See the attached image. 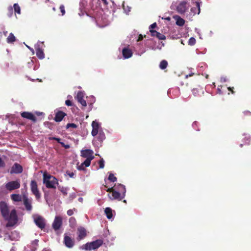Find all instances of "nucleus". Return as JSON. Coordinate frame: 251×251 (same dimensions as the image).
<instances>
[{"mask_svg":"<svg viewBox=\"0 0 251 251\" xmlns=\"http://www.w3.org/2000/svg\"><path fill=\"white\" fill-rule=\"evenodd\" d=\"M0 211L3 219L7 222L6 227H13L22 223L23 218L19 216L17 210L5 201L0 202Z\"/></svg>","mask_w":251,"mask_h":251,"instance_id":"1","label":"nucleus"},{"mask_svg":"<svg viewBox=\"0 0 251 251\" xmlns=\"http://www.w3.org/2000/svg\"><path fill=\"white\" fill-rule=\"evenodd\" d=\"M119 187L122 188V193H120L117 190L113 188L108 189L107 192L111 193L112 197L109 196V198L112 200H117L118 201H121L126 196V186L123 184H119Z\"/></svg>","mask_w":251,"mask_h":251,"instance_id":"2","label":"nucleus"},{"mask_svg":"<svg viewBox=\"0 0 251 251\" xmlns=\"http://www.w3.org/2000/svg\"><path fill=\"white\" fill-rule=\"evenodd\" d=\"M43 182L48 188H55L58 184L57 179L54 176L44 173Z\"/></svg>","mask_w":251,"mask_h":251,"instance_id":"3","label":"nucleus"},{"mask_svg":"<svg viewBox=\"0 0 251 251\" xmlns=\"http://www.w3.org/2000/svg\"><path fill=\"white\" fill-rule=\"evenodd\" d=\"M189 7V3L185 1H179L178 4L176 5V2H173L171 6L172 9L176 8V11L179 14L184 13Z\"/></svg>","mask_w":251,"mask_h":251,"instance_id":"4","label":"nucleus"},{"mask_svg":"<svg viewBox=\"0 0 251 251\" xmlns=\"http://www.w3.org/2000/svg\"><path fill=\"white\" fill-rule=\"evenodd\" d=\"M103 243L101 240H97L96 241L87 243L86 244L82 246L80 248L82 250H92L99 248Z\"/></svg>","mask_w":251,"mask_h":251,"instance_id":"5","label":"nucleus"},{"mask_svg":"<svg viewBox=\"0 0 251 251\" xmlns=\"http://www.w3.org/2000/svg\"><path fill=\"white\" fill-rule=\"evenodd\" d=\"M34 223L36 225L41 229L45 227V220L42 216L35 215L33 216Z\"/></svg>","mask_w":251,"mask_h":251,"instance_id":"6","label":"nucleus"},{"mask_svg":"<svg viewBox=\"0 0 251 251\" xmlns=\"http://www.w3.org/2000/svg\"><path fill=\"white\" fill-rule=\"evenodd\" d=\"M20 187V182L19 180L10 181L5 184V188L7 190L9 191L18 189Z\"/></svg>","mask_w":251,"mask_h":251,"instance_id":"7","label":"nucleus"},{"mask_svg":"<svg viewBox=\"0 0 251 251\" xmlns=\"http://www.w3.org/2000/svg\"><path fill=\"white\" fill-rule=\"evenodd\" d=\"M30 188L32 193L35 196L37 200L41 197V194L39 191L37 182L35 180H32L30 183Z\"/></svg>","mask_w":251,"mask_h":251,"instance_id":"8","label":"nucleus"},{"mask_svg":"<svg viewBox=\"0 0 251 251\" xmlns=\"http://www.w3.org/2000/svg\"><path fill=\"white\" fill-rule=\"evenodd\" d=\"M62 225V218L61 216H56L52 224L53 229L56 231L58 230Z\"/></svg>","mask_w":251,"mask_h":251,"instance_id":"9","label":"nucleus"},{"mask_svg":"<svg viewBox=\"0 0 251 251\" xmlns=\"http://www.w3.org/2000/svg\"><path fill=\"white\" fill-rule=\"evenodd\" d=\"M92 130L91 132L93 136H96L100 132V130H102L100 124L95 121H93L92 123Z\"/></svg>","mask_w":251,"mask_h":251,"instance_id":"10","label":"nucleus"},{"mask_svg":"<svg viewBox=\"0 0 251 251\" xmlns=\"http://www.w3.org/2000/svg\"><path fill=\"white\" fill-rule=\"evenodd\" d=\"M23 172L22 166L17 163H15L11 167L10 173L12 174H20Z\"/></svg>","mask_w":251,"mask_h":251,"instance_id":"11","label":"nucleus"},{"mask_svg":"<svg viewBox=\"0 0 251 251\" xmlns=\"http://www.w3.org/2000/svg\"><path fill=\"white\" fill-rule=\"evenodd\" d=\"M81 156L86 159H93L94 156L93 155V151L91 150H82L81 151Z\"/></svg>","mask_w":251,"mask_h":251,"instance_id":"12","label":"nucleus"},{"mask_svg":"<svg viewBox=\"0 0 251 251\" xmlns=\"http://www.w3.org/2000/svg\"><path fill=\"white\" fill-rule=\"evenodd\" d=\"M24 204L26 210L30 211L32 210V200L29 199L27 197L24 196L23 198Z\"/></svg>","mask_w":251,"mask_h":251,"instance_id":"13","label":"nucleus"},{"mask_svg":"<svg viewBox=\"0 0 251 251\" xmlns=\"http://www.w3.org/2000/svg\"><path fill=\"white\" fill-rule=\"evenodd\" d=\"M84 93L83 92H78L76 95V99L77 101L83 106H86L87 104L86 101L83 99Z\"/></svg>","mask_w":251,"mask_h":251,"instance_id":"14","label":"nucleus"},{"mask_svg":"<svg viewBox=\"0 0 251 251\" xmlns=\"http://www.w3.org/2000/svg\"><path fill=\"white\" fill-rule=\"evenodd\" d=\"M64 243L65 246L69 248H72L74 245V241L66 234L64 235Z\"/></svg>","mask_w":251,"mask_h":251,"instance_id":"15","label":"nucleus"},{"mask_svg":"<svg viewBox=\"0 0 251 251\" xmlns=\"http://www.w3.org/2000/svg\"><path fill=\"white\" fill-rule=\"evenodd\" d=\"M77 234L78 240H81L84 238L86 236V231L83 227H79L77 228Z\"/></svg>","mask_w":251,"mask_h":251,"instance_id":"16","label":"nucleus"},{"mask_svg":"<svg viewBox=\"0 0 251 251\" xmlns=\"http://www.w3.org/2000/svg\"><path fill=\"white\" fill-rule=\"evenodd\" d=\"M88 0H81L79 3V10L80 13H79V16H81L84 14V9L87 6Z\"/></svg>","mask_w":251,"mask_h":251,"instance_id":"17","label":"nucleus"},{"mask_svg":"<svg viewBox=\"0 0 251 251\" xmlns=\"http://www.w3.org/2000/svg\"><path fill=\"white\" fill-rule=\"evenodd\" d=\"M21 115L23 118L30 120L34 122L36 121L35 116L30 112H23L21 113Z\"/></svg>","mask_w":251,"mask_h":251,"instance_id":"18","label":"nucleus"},{"mask_svg":"<svg viewBox=\"0 0 251 251\" xmlns=\"http://www.w3.org/2000/svg\"><path fill=\"white\" fill-rule=\"evenodd\" d=\"M122 54L125 59H127L132 56V52L128 48H125L122 50Z\"/></svg>","mask_w":251,"mask_h":251,"instance_id":"19","label":"nucleus"},{"mask_svg":"<svg viewBox=\"0 0 251 251\" xmlns=\"http://www.w3.org/2000/svg\"><path fill=\"white\" fill-rule=\"evenodd\" d=\"M150 32L152 36L156 37L160 40H164L165 36L162 34H161L155 30L150 29Z\"/></svg>","mask_w":251,"mask_h":251,"instance_id":"20","label":"nucleus"},{"mask_svg":"<svg viewBox=\"0 0 251 251\" xmlns=\"http://www.w3.org/2000/svg\"><path fill=\"white\" fill-rule=\"evenodd\" d=\"M66 115V114L62 111H58L56 113L54 117V120L56 122H60Z\"/></svg>","mask_w":251,"mask_h":251,"instance_id":"21","label":"nucleus"},{"mask_svg":"<svg viewBox=\"0 0 251 251\" xmlns=\"http://www.w3.org/2000/svg\"><path fill=\"white\" fill-rule=\"evenodd\" d=\"M174 19L176 20V24L180 26H183L185 24V20L179 16H174Z\"/></svg>","mask_w":251,"mask_h":251,"instance_id":"22","label":"nucleus"},{"mask_svg":"<svg viewBox=\"0 0 251 251\" xmlns=\"http://www.w3.org/2000/svg\"><path fill=\"white\" fill-rule=\"evenodd\" d=\"M104 213L108 219H112L113 217L112 210L110 207H106L104 210Z\"/></svg>","mask_w":251,"mask_h":251,"instance_id":"23","label":"nucleus"},{"mask_svg":"<svg viewBox=\"0 0 251 251\" xmlns=\"http://www.w3.org/2000/svg\"><path fill=\"white\" fill-rule=\"evenodd\" d=\"M39 240L35 239L32 241L30 245V249L32 251H35L38 246Z\"/></svg>","mask_w":251,"mask_h":251,"instance_id":"24","label":"nucleus"},{"mask_svg":"<svg viewBox=\"0 0 251 251\" xmlns=\"http://www.w3.org/2000/svg\"><path fill=\"white\" fill-rule=\"evenodd\" d=\"M97 139L100 143L105 139V135L102 130H100V132L97 134Z\"/></svg>","mask_w":251,"mask_h":251,"instance_id":"25","label":"nucleus"},{"mask_svg":"<svg viewBox=\"0 0 251 251\" xmlns=\"http://www.w3.org/2000/svg\"><path fill=\"white\" fill-rule=\"evenodd\" d=\"M36 54L38 58L40 59H43L45 58V54L42 50H36Z\"/></svg>","mask_w":251,"mask_h":251,"instance_id":"26","label":"nucleus"},{"mask_svg":"<svg viewBox=\"0 0 251 251\" xmlns=\"http://www.w3.org/2000/svg\"><path fill=\"white\" fill-rule=\"evenodd\" d=\"M11 198L14 201H22V197L19 194H12Z\"/></svg>","mask_w":251,"mask_h":251,"instance_id":"27","label":"nucleus"},{"mask_svg":"<svg viewBox=\"0 0 251 251\" xmlns=\"http://www.w3.org/2000/svg\"><path fill=\"white\" fill-rule=\"evenodd\" d=\"M16 40V38L12 33H10L7 38L6 41L8 43H13Z\"/></svg>","mask_w":251,"mask_h":251,"instance_id":"28","label":"nucleus"},{"mask_svg":"<svg viewBox=\"0 0 251 251\" xmlns=\"http://www.w3.org/2000/svg\"><path fill=\"white\" fill-rule=\"evenodd\" d=\"M123 8L124 9V12L126 14H128L131 10V7L128 5H125V2H124L123 3Z\"/></svg>","mask_w":251,"mask_h":251,"instance_id":"29","label":"nucleus"},{"mask_svg":"<svg viewBox=\"0 0 251 251\" xmlns=\"http://www.w3.org/2000/svg\"><path fill=\"white\" fill-rule=\"evenodd\" d=\"M167 65H168L167 61L165 60H163L161 61V62L159 64V68L162 70H164L165 68H166Z\"/></svg>","mask_w":251,"mask_h":251,"instance_id":"30","label":"nucleus"},{"mask_svg":"<svg viewBox=\"0 0 251 251\" xmlns=\"http://www.w3.org/2000/svg\"><path fill=\"white\" fill-rule=\"evenodd\" d=\"M44 45H43V42H38L35 45V50H42Z\"/></svg>","mask_w":251,"mask_h":251,"instance_id":"31","label":"nucleus"},{"mask_svg":"<svg viewBox=\"0 0 251 251\" xmlns=\"http://www.w3.org/2000/svg\"><path fill=\"white\" fill-rule=\"evenodd\" d=\"M13 7L15 13L18 14H21V8L18 3H15L13 5Z\"/></svg>","mask_w":251,"mask_h":251,"instance_id":"32","label":"nucleus"},{"mask_svg":"<svg viewBox=\"0 0 251 251\" xmlns=\"http://www.w3.org/2000/svg\"><path fill=\"white\" fill-rule=\"evenodd\" d=\"M108 179L109 181L114 182L117 181V178L112 173H110Z\"/></svg>","mask_w":251,"mask_h":251,"instance_id":"33","label":"nucleus"},{"mask_svg":"<svg viewBox=\"0 0 251 251\" xmlns=\"http://www.w3.org/2000/svg\"><path fill=\"white\" fill-rule=\"evenodd\" d=\"M69 223L71 227L74 226L76 224V221L75 218L71 217L69 219Z\"/></svg>","mask_w":251,"mask_h":251,"instance_id":"34","label":"nucleus"},{"mask_svg":"<svg viewBox=\"0 0 251 251\" xmlns=\"http://www.w3.org/2000/svg\"><path fill=\"white\" fill-rule=\"evenodd\" d=\"M58 189L64 195H66L67 194L68 190L67 188L59 186L58 187Z\"/></svg>","mask_w":251,"mask_h":251,"instance_id":"35","label":"nucleus"},{"mask_svg":"<svg viewBox=\"0 0 251 251\" xmlns=\"http://www.w3.org/2000/svg\"><path fill=\"white\" fill-rule=\"evenodd\" d=\"M93 159H90L89 158L86 159L82 163L86 167H89L90 165L91 161Z\"/></svg>","mask_w":251,"mask_h":251,"instance_id":"36","label":"nucleus"},{"mask_svg":"<svg viewBox=\"0 0 251 251\" xmlns=\"http://www.w3.org/2000/svg\"><path fill=\"white\" fill-rule=\"evenodd\" d=\"M196 43V39L194 37H191L188 41V44L190 46H193Z\"/></svg>","mask_w":251,"mask_h":251,"instance_id":"37","label":"nucleus"},{"mask_svg":"<svg viewBox=\"0 0 251 251\" xmlns=\"http://www.w3.org/2000/svg\"><path fill=\"white\" fill-rule=\"evenodd\" d=\"M77 126L76 124H74V123H68L66 125V128H69L70 127L76 128H77Z\"/></svg>","mask_w":251,"mask_h":251,"instance_id":"38","label":"nucleus"},{"mask_svg":"<svg viewBox=\"0 0 251 251\" xmlns=\"http://www.w3.org/2000/svg\"><path fill=\"white\" fill-rule=\"evenodd\" d=\"M119 184H121L120 183H118L117 184H115V186H114V189H116V190H117L118 192H119L120 193H122V188H120V187H119Z\"/></svg>","mask_w":251,"mask_h":251,"instance_id":"39","label":"nucleus"},{"mask_svg":"<svg viewBox=\"0 0 251 251\" xmlns=\"http://www.w3.org/2000/svg\"><path fill=\"white\" fill-rule=\"evenodd\" d=\"M100 168L102 169L104 167V161L103 159H100L99 161Z\"/></svg>","mask_w":251,"mask_h":251,"instance_id":"40","label":"nucleus"},{"mask_svg":"<svg viewBox=\"0 0 251 251\" xmlns=\"http://www.w3.org/2000/svg\"><path fill=\"white\" fill-rule=\"evenodd\" d=\"M85 167H86L82 163L81 164V165H78L77 166V170H83V171H84L85 170Z\"/></svg>","mask_w":251,"mask_h":251,"instance_id":"41","label":"nucleus"},{"mask_svg":"<svg viewBox=\"0 0 251 251\" xmlns=\"http://www.w3.org/2000/svg\"><path fill=\"white\" fill-rule=\"evenodd\" d=\"M60 10L62 13V15H64L65 14V7L63 5H61L60 6Z\"/></svg>","mask_w":251,"mask_h":251,"instance_id":"42","label":"nucleus"},{"mask_svg":"<svg viewBox=\"0 0 251 251\" xmlns=\"http://www.w3.org/2000/svg\"><path fill=\"white\" fill-rule=\"evenodd\" d=\"M195 3L197 7L198 14H199L200 13V3L199 1H196Z\"/></svg>","mask_w":251,"mask_h":251,"instance_id":"43","label":"nucleus"},{"mask_svg":"<svg viewBox=\"0 0 251 251\" xmlns=\"http://www.w3.org/2000/svg\"><path fill=\"white\" fill-rule=\"evenodd\" d=\"M74 211H76V209L75 208H74L73 209H69L67 211V214L69 216H71L74 214Z\"/></svg>","mask_w":251,"mask_h":251,"instance_id":"44","label":"nucleus"},{"mask_svg":"<svg viewBox=\"0 0 251 251\" xmlns=\"http://www.w3.org/2000/svg\"><path fill=\"white\" fill-rule=\"evenodd\" d=\"M192 93L194 96H197L199 94V90L198 89H193L192 90Z\"/></svg>","mask_w":251,"mask_h":251,"instance_id":"45","label":"nucleus"},{"mask_svg":"<svg viewBox=\"0 0 251 251\" xmlns=\"http://www.w3.org/2000/svg\"><path fill=\"white\" fill-rule=\"evenodd\" d=\"M60 144L62 147H63L65 149H68L70 148V146L68 144H65L63 142L60 143Z\"/></svg>","mask_w":251,"mask_h":251,"instance_id":"46","label":"nucleus"},{"mask_svg":"<svg viewBox=\"0 0 251 251\" xmlns=\"http://www.w3.org/2000/svg\"><path fill=\"white\" fill-rule=\"evenodd\" d=\"M8 11H9L8 16L11 17L12 16V12H13V8L12 6H9L8 7Z\"/></svg>","mask_w":251,"mask_h":251,"instance_id":"47","label":"nucleus"},{"mask_svg":"<svg viewBox=\"0 0 251 251\" xmlns=\"http://www.w3.org/2000/svg\"><path fill=\"white\" fill-rule=\"evenodd\" d=\"M5 166V163L2 160L1 157H0V167H4Z\"/></svg>","mask_w":251,"mask_h":251,"instance_id":"48","label":"nucleus"},{"mask_svg":"<svg viewBox=\"0 0 251 251\" xmlns=\"http://www.w3.org/2000/svg\"><path fill=\"white\" fill-rule=\"evenodd\" d=\"M156 27V23H154L150 26V30Z\"/></svg>","mask_w":251,"mask_h":251,"instance_id":"49","label":"nucleus"},{"mask_svg":"<svg viewBox=\"0 0 251 251\" xmlns=\"http://www.w3.org/2000/svg\"><path fill=\"white\" fill-rule=\"evenodd\" d=\"M67 174L70 177H72V178H74V176L75 175V173H73V172H69V173H67Z\"/></svg>","mask_w":251,"mask_h":251,"instance_id":"50","label":"nucleus"},{"mask_svg":"<svg viewBox=\"0 0 251 251\" xmlns=\"http://www.w3.org/2000/svg\"><path fill=\"white\" fill-rule=\"evenodd\" d=\"M65 104L67 106H71L72 105V103L70 100H66Z\"/></svg>","mask_w":251,"mask_h":251,"instance_id":"51","label":"nucleus"},{"mask_svg":"<svg viewBox=\"0 0 251 251\" xmlns=\"http://www.w3.org/2000/svg\"><path fill=\"white\" fill-rule=\"evenodd\" d=\"M227 81V79L226 77L222 76L221 77V82H225Z\"/></svg>","mask_w":251,"mask_h":251,"instance_id":"52","label":"nucleus"},{"mask_svg":"<svg viewBox=\"0 0 251 251\" xmlns=\"http://www.w3.org/2000/svg\"><path fill=\"white\" fill-rule=\"evenodd\" d=\"M44 197H45V199L46 200V201H48V193L46 191H44Z\"/></svg>","mask_w":251,"mask_h":251,"instance_id":"53","label":"nucleus"},{"mask_svg":"<svg viewBox=\"0 0 251 251\" xmlns=\"http://www.w3.org/2000/svg\"><path fill=\"white\" fill-rule=\"evenodd\" d=\"M26 47L32 52V54H34V50L33 48L30 47L29 46L26 45Z\"/></svg>","mask_w":251,"mask_h":251,"instance_id":"54","label":"nucleus"},{"mask_svg":"<svg viewBox=\"0 0 251 251\" xmlns=\"http://www.w3.org/2000/svg\"><path fill=\"white\" fill-rule=\"evenodd\" d=\"M91 104H92L95 101V98L94 96H92L91 98Z\"/></svg>","mask_w":251,"mask_h":251,"instance_id":"55","label":"nucleus"},{"mask_svg":"<svg viewBox=\"0 0 251 251\" xmlns=\"http://www.w3.org/2000/svg\"><path fill=\"white\" fill-rule=\"evenodd\" d=\"M53 139L57 141V142L59 143V144L62 142L61 141V139L59 138L54 137L53 138Z\"/></svg>","mask_w":251,"mask_h":251,"instance_id":"56","label":"nucleus"},{"mask_svg":"<svg viewBox=\"0 0 251 251\" xmlns=\"http://www.w3.org/2000/svg\"><path fill=\"white\" fill-rule=\"evenodd\" d=\"M221 87H222L221 86H219L218 88H217L218 93H219V94H221L222 93V91H221Z\"/></svg>","mask_w":251,"mask_h":251,"instance_id":"57","label":"nucleus"},{"mask_svg":"<svg viewBox=\"0 0 251 251\" xmlns=\"http://www.w3.org/2000/svg\"><path fill=\"white\" fill-rule=\"evenodd\" d=\"M228 90L229 91H231L232 93L233 94L234 93V91L232 90V89H233V87H228L227 88Z\"/></svg>","mask_w":251,"mask_h":251,"instance_id":"58","label":"nucleus"},{"mask_svg":"<svg viewBox=\"0 0 251 251\" xmlns=\"http://www.w3.org/2000/svg\"><path fill=\"white\" fill-rule=\"evenodd\" d=\"M143 39V36L142 35H140L138 39V41H141Z\"/></svg>","mask_w":251,"mask_h":251,"instance_id":"59","label":"nucleus"},{"mask_svg":"<svg viewBox=\"0 0 251 251\" xmlns=\"http://www.w3.org/2000/svg\"><path fill=\"white\" fill-rule=\"evenodd\" d=\"M197 122H194L193 124H192V126L194 128H195V126H197Z\"/></svg>","mask_w":251,"mask_h":251,"instance_id":"60","label":"nucleus"},{"mask_svg":"<svg viewBox=\"0 0 251 251\" xmlns=\"http://www.w3.org/2000/svg\"><path fill=\"white\" fill-rule=\"evenodd\" d=\"M246 141L245 144H247V145H249V138H247V137H246Z\"/></svg>","mask_w":251,"mask_h":251,"instance_id":"61","label":"nucleus"},{"mask_svg":"<svg viewBox=\"0 0 251 251\" xmlns=\"http://www.w3.org/2000/svg\"><path fill=\"white\" fill-rule=\"evenodd\" d=\"M244 113L245 114V115H250L251 114V112L248 111L244 112Z\"/></svg>","mask_w":251,"mask_h":251,"instance_id":"62","label":"nucleus"},{"mask_svg":"<svg viewBox=\"0 0 251 251\" xmlns=\"http://www.w3.org/2000/svg\"><path fill=\"white\" fill-rule=\"evenodd\" d=\"M196 9L195 8H192L191 9V11L192 12H193L194 13H196V12L195 11Z\"/></svg>","mask_w":251,"mask_h":251,"instance_id":"63","label":"nucleus"},{"mask_svg":"<svg viewBox=\"0 0 251 251\" xmlns=\"http://www.w3.org/2000/svg\"><path fill=\"white\" fill-rule=\"evenodd\" d=\"M103 3L106 5L108 4V2L106 0H101Z\"/></svg>","mask_w":251,"mask_h":251,"instance_id":"64","label":"nucleus"}]
</instances>
